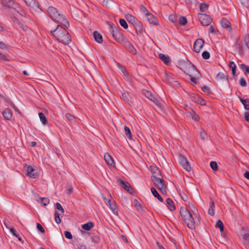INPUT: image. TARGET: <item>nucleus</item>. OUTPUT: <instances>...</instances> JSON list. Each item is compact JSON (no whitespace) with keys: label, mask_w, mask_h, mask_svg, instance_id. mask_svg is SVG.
I'll return each instance as SVG.
<instances>
[{"label":"nucleus","mask_w":249,"mask_h":249,"mask_svg":"<svg viewBox=\"0 0 249 249\" xmlns=\"http://www.w3.org/2000/svg\"><path fill=\"white\" fill-rule=\"evenodd\" d=\"M51 33L57 40L64 45H68L71 42L70 35L61 25H57L56 29L51 31Z\"/></svg>","instance_id":"nucleus-1"},{"label":"nucleus","mask_w":249,"mask_h":249,"mask_svg":"<svg viewBox=\"0 0 249 249\" xmlns=\"http://www.w3.org/2000/svg\"><path fill=\"white\" fill-rule=\"evenodd\" d=\"M179 66L181 69L188 74L192 83L196 84L200 75L196 68L190 63L185 62L180 63Z\"/></svg>","instance_id":"nucleus-2"},{"label":"nucleus","mask_w":249,"mask_h":249,"mask_svg":"<svg viewBox=\"0 0 249 249\" xmlns=\"http://www.w3.org/2000/svg\"><path fill=\"white\" fill-rule=\"evenodd\" d=\"M48 12L50 18L54 21L60 23L65 27L69 26V22L64 16L61 14L57 10L53 7L48 8Z\"/></svg>","instance_id":"nucleus-3"},{"label":"nucleus","mask_w":249,"mask_h":249,"mask_svg":"<svg viewBox=\"0 0 249 249\" xmlns=\"http://www.w3.org/2000/svg\"><path fill=\"white\" fill-rule=\"evenodd\" d=\"M180 213L187 226L191 229H194L195 222L191 213L186 209L181 208Z\"/></svg>","instance_id":"nucleus-4"},{"label":"nucleus","mask_w":249,"mask_h":249,"mask_svg":"<svg viewBox=\"0 0 249 249\" xmlns=\"http://www.w3.org/2000/svg\"><path fill=\"white\" fill-rule=\"evenodd\" d=\"M180 213L187 226L191 229H194L195 222L191 213L186 209L181 208Z\"/></svg>","instance_id":"nucleus-5"},{"label":"nucleus","mask_w":249,"mask_h":249,"mask_svg":"<svg viewBox=\"0 0 249 249\" xmlns=\"http://www.w3.org/2000/svg\"><path fill=\"white\" fill-rule=\"evenodd\" d=\"M151 179L154 185L158 188L163 194H166V186L162 178H158L156 175H153L151 177Z\"/></svg>","instance_id":"nucleus-6"},{"label":"nucleus","mask_w":249,"mask_h":249,"mask_svg":"<svg viewBox=\"0 0 249 249\" xmlns=\"http://www.w3.org/2000/svg\"><path fill=\"white\" fill-rule=\"evenodd\" d=\"M25 168L26 169V175L30 178H36L39 176V173L36 171L33 166L26 165Z\"/></svg>","instance_id":"nucleus-7"},{"label":"nucleus","mask_w":249,"mask_h":249,"mask_svg":"<svg viewBox=\"0 0 249 249\" xmlns=\"http://www.w3.org/2000/svg\"><path fill=\"white\" fill-rule=\"evenodd\" d=\"M178 161L183 168L187 171L190 172L191 170V167L185 157L182 155H180L178 158Z\"/></svg>","instance_id":"nucleus-8"},{"label":"nucleus","mask_w":249,"mask_h":249,"mask_svg":"<svg viewBox=\"0 0 249 249\" xmlns=\"http://www.w3.org/2000/svg\"><path fill=\"white\" fill-rule=\"evenodd\" d=\"M112 36L113 38L118 42H123L124 41V36L122 34L118 29L115 28L112 29Z\"/></svg>","instance_id":"nucleus-9"},{"label":"nucleus","mask_w":249,"mask_h":249,"mask_svg":"<svg viewBox=\"0 0 249 249\" xmlns=\"http://www.w3.org/2000/svg\"><path fill=\"white\" fill-rule=\"evenodd\" d=\"M198 18L203 26H208L211 22V18L208 15L205 14H200L198 16Z\"/></svg>","instance_id":"nucleus-10"},{"label":"nucleus","mask_w":249,"mask_h":249,"mask_svg":"<svg viewBox=\"0 0 249 249\" xmlns=\"http://www.w3.org/2000/svg\"><path fill=\"white\" fill-rule=\"evenodd\" d=\"M204 42L202 39H197L194 44V49L196 53H199L202 50Z\"/></svg>","instance_id":"nucleus-11"},{"label":"nucleus","mask_w":249,"mask_h":249,"mask_svg":"<svg viewBox=\"0 0 249 249\" xmlns=\"http://www.w3.org/2000/svg\"><path fill=\"white\" fill-rule=\"evenodd\" d=\"M106 205L109 207L113 213L116 215H118V209L114 200L109 201Z\"/></svg>","instance_id":"nucleus-12"},{"label":"nucleus","mask_w":249,"mask_h":249,"mask_svg":"<svg viewBox=\"0 0 249 249\" xmlns=\"http://www.w3.org/2000/svg\"><path fill=\"white\" fill-rule=\"evenodd\" d=\"M26 4L34 9L35 10L38 11L39 9L38 3L36 0H24Z\"/></svg>","instance_id":"nucleus-13"},{"label":"nucleus","mask_w":249,"mask_h":249,"mask_svg":"<svg viewBox=\"0 0 249 249\" xmlns=\"http://www.w3.org/2000/svg\"><path fill=\"white\" fill-rule=\"evenodd\" d=\"M221 25L222 27L226 29L228 32L231 30V24L229 20L225 18H223L221 21Z\"/></svg>","instance_id":"nucleus-14"},{"label":"nucleus","mask_w":249,"mask_h":249,"mask_svg":"<svg viewBox=\"0 0 249 249\" xmlns=\"http://www.w3.org/2000/svg\"><path fill=\"white\" fill-rule=\"evenodd\" d=\"M120 185L122 188L126 190L129 193L132 194L133 193V189L128 182H125L123 180H121Z\"/></svg>","instance_id":"nucleus-15"},{"label":"nucleus","mask_w":249,"mask_h":249,"mask_svg":"<svg viewBox=\"0 0 249 249\" xmlns=\"http://www.w3.org/2000/svg\"><path fill=\"white\" fill-rule=\"evenodd\" d=\"M147 20L150 24L157 25L158 23V19L157 18L152 14L150 13L149 15L146 16Z\"/></svg>","instance_id":"nucleus-16"},{"label":"nucleus","mask_w":249,"mask_h":249,"mask_svg":"<svg viewBox=\"0 0 249 249\" xmlns=\"http://www.w3.org/2000/svg\"><path fill=\"white\" fill-rule=\"evenodd\" d=\"M104 159L106 163L110 166H114V161L111 157V156L107 153H106L104 155Z\"/></svg>","instance_id":"nucleus-17"},{"label":"nucleus","mask_w":249,"mask_h":249,"mask_svg":"<svg viewBox=\"0 0 249 249\" xmlns=\"http://www.w3.org/2000/svg\"><path fill=\"white\" fill-rule=\"evenodd\" d=\"M4 118L7 120H9L12 118V113L11 111L9 109H5L2 112Z\"/></svg>","instance_id":"nucleus-18"},{"label":"nucleus","mask_w":249,"mask_h":249,"mask_svg":"<svg viewBox=\"0 0 249 249\" xmlns=\"http://www.w3.org/2000/svg\"><path fill=\"white\" fill-rule=\"evenodd\" d=\"M159 57L165 64H168L170 63V58L168 55H165L162 53H160Z\"/></svg>","instance_id":"nucleus-19"},{"label":"nucleus","mask_w":249,"mask_h":249,"mask_svg":"<svg viewBox=\"0 0 249 249\" xmlns=\"http://www.w3.org/2000/svg\"><path fill=\"white\" fill-rule=\"evenodd\" d=\"M125 45L127 47L129 51L133 54L136 53V50L135 48L130 43V42L127 40L124 41Z\"/></svg>","instance_id":"nucleus-20"},{"label":"nucleus","mask_w":249,"mask_h":249,"mask_svg":"<svg viewBox=\"0 0 249 249\" xmlns=\"http://www.w3.org/2000/svg\"><path fill=\"white\" fill-rule=\"evenodd\" d=\"M93 35L95 40L98 43H102L103 42L102 36L98 32L95 31L93 33Z\"/></svg>","instance_id":"nucleus-21"},{"label":"nucleus","mask_w":249,"mask_h":249,"mask_svg":"<svg viewBox=\"0 0 249 249\" xmlns=\"http://www.w3.org/2000/svg\"><path fill=\"white\" fill-rule=\"evenodd\" d=\"M166 205L168 209L171 211L175 210L176 209L174 202L170 198H167L166 199Z\"/></svg>","instance_id":"nucleus-22"},{"label":"nucleus","mask_w":249,"mask_h":249,"mask_svg":"<svg viewBox=\"0 0 249 249\" xmlns=\"http://www.w3.org/2000/svg\"><path fill=\"white\" fill-rule=\"evenodd\" d=\"M94 226V224L92 222H89L86 224H83L82 225V228L83 229L86 231H89L91 228H92Z\"/></svg>","instance_id":"nucleus-23"},{"label":"nucleus","mask_w":249,"mask_h":249,"mask_svg":"<svg viewBox=\"0 0 249 249\" xmlns=\"http://www.w3.org/2000/svg\"><path fill=\"white\" fill-rule=\"evenodd\" d=\"M38 202L40 203L41 205L44 206H46L49 203L50 200L49 199L45 197H40L37 200Z\"/></svg>","instance_id":"nucleus-24"},{"label":"nucleus","mask_w":249,"mask_h":249,"mask_svg":"<svg viewBox=\"0 0 249 249\" xmlns=\"http://www.w3.org/2000/svg\"><path fill=\"white\" fill-rule=\"evenodd\" d=\"M188 116L189 117L191 118L193 120L195 121L199 120V116L194 111H192L191 112H189L188 113Z\"/></svg>","instance_id":"nucleus-25"},{"label":"nucleus","mask_w":249,"mask_h":249,"mask_svg":"<svg viewBox=\"0 0 249 249\" xmlns=\"http://www.w3.org/2000/svg\"><path fill=\"white\" fill-rule=\"evenodd\" d=\"M151 193L153 194V195L155 197H157L158 200L160 201V202L163 201V199L158 194V193L157 192V191H156V190L154 188H153V187L151 188Z\"/></svg>","instance_id":"nucleus-26"},{"label":"nucleus","mask_w":249,"mask_h":249,"mask_svg":"<svg viewBox=\"0 0 249 249\" xmlns=\"http://www.w3.org/2000/svg\"><path fill=\"white\" fill-rule=\"evenodd\" d=\"M125 17L128 21L132 22L133 24L136 23L137 19L131 14H126Z\"/></svg>","instance_id":"nucleus-27"},{"label":"nucleus","mask_w":249,"mask_h":249,"mask_svg":"<svg viewBox=\"0 0 249 249\" xmlns=\"http://www.w3.org/2000/svg\"><path fill=\"white\" fill-rule=\"evenodd\" d=\"M208 213L212 216H213L214 214V203L213 201H212L210 204L208 210Z\"/></svg>","instance_id":"nucleus-28"},{"label":"nucleus","mask_w":249,"mask_h":249,"mask_svg":"<svg viewBox=\"0 0 249 249\" xmlns=\"http://www.w3.org/2000/svg\"><path fill=\"white\" fill-rule=\"evenodd\" d=\"M38 116L42 124H45L47 123V119L45 116L44 114L42 112H40L38 114Z\"/></svg>","instance_id":"nucleus-29"},{"label":"nucleus","mask_w":249,"mask_h":249,"mask_svg":"<svg viewBox=\"0 0 249 249\" xmlns=\"http://www.w3.org/2000/svg\"><path fill=\"white\" fill-rule=\"evenodd\" d=\"M240 67L246 75H249V67L244 64H241Z\"/></svg>","instance_id":"nucleus-30"},{"label":"nucleus","mask_w":249,"mask_h":249,"mask_svg":"<svg viewBox=\"0 0 249 249\" xmlns=\"http://www.w3.org/2000/svg\"><path fill=\"white\" fill-rule=\"evenodd\" d=\"M124 130L125 131V134L127 136L129 139H132V134L130 129L126 126H124Z\"/></svg>","instance_id":"nucleus-31"},{"label":"nucleus","mask_w":249,"mask_h":249,"mask_svg":"<svg viewBox=\"0 0 249 249\" xmlns=\"http://www.w3.org/2000/svg\"><path fill=\"white\" fill-rule=\"evenodd\" d=\"M216 228H218L220 229V231L223 232L224 231V226L223 223L221 220H218L215 225Z\"/></svg>","instance_id":"nucleus-32"},{"label":"nucleus","mask_w":249,"mask_h":249,"mask_svg":"<svg viewBox=\"0 0 249 249\" xmlns=\"http://www.w3.org/2000/svg\"><path fill=\"white\" fill-rule=\"evenodd\" d=\"M15 22L18 24L19 27L22 28L23 30L26 31L27 29V26L24 24V23L21 21H19L18 19L15 20Z\"/></svg>","instance_id":"nucleus-33"},{"label":"nucleus","mask_w":249,"mask_h":249,"mask_svg":"<svg viewBox=\"0 0 249 249\" xmlns=\"http://www.w3.org/2000/svg\"><path fill=\"white\" fill-rule=\"evenodd\" d=\"M229 67L231 69L232 74L234 75L236 71V65L232 61L230 63Z\"/></svg>","instance_id":"nucleus-34"},{"label":"nucleus","mask_w":249,"mask_h":249,"mask_svg":"<svg viewBox=\"0 0 249 249\" xmlns=\"http://www.w3.org/2000/svg\"><path fill=\"white\" fill-rule=\"evenodd\" d=\"M121 98L122 99L126 102L129 101V95L127 92H124L123 93H122Z\"/></svg>","instance_id":"nucleus-35"},{"label":"nucleus","mask_w":249,"mask_h":249,"mask_svg":"<svg viewBox=\"0 0 249 249\" xmlns=\"http://www.w3.org/2000/svg\"><path fill=\"white\" fill-rule=\"evenodd\" d=\"M240 101L242 104L244 105L245 108L246 109H249V102L248 100L243 99L242 98L240 99Z\"/></svg>","instance_id":"nucleus-36"},{"label":"nucleus","mask_w":249,"mask_h":249,"mask_svg":"<svg viewBox=\"0 0 249 249\" xmlns=\"http://www.w3.org/2000/svg\"><path fill=\"white\" fill-rule=\"evenodd\" d=\"M12 1L11 0H1V4L6 7H10L12 6Z\"/></svg>","instance_id":"nucleus-37"},{"label":"nucleus","mask_w":249,"mask_h":249,"mask_svg":"<svg viewBox=\"0 0 249 249\" xmlns=\"http://www.w3.org/2000/svg\"><path fill=\"white\" fill-rule=\"evenodd\" d=\"M243 238L244 243L247 245H249V233H245L244 235Z\"/></svg>","instance_id":"nucleus-38"},{"label":"nucleus","mask_w":249,"mask_h":249,"mask_svg":"<svg viewBox=\"0 0 249 249\" xmlns=\"http://www.w3.org/2000/svg\"><path fill=\"white\" fill-rule=\"evenodd\" d=\"M4 225H5V227L10 230V232H11V233L13 234V236L16 237H18V234L17 233L16 231L14 229V228H9L5 223H4Z\"/></svg>","instance_id":"nucleus-39"},{"label":"nucleus","mask_w":249,"mask_h":249,"mask_svg":"<svg viewBox=\"0 0 249 249\" xmlns=\"http://www.w3.org/2000/svg\"><path fill=\"white\" fill-rule=\"evenodd\" d=\"M210 166L214 171H215L218 169L217 164L215 161H211L210 163Z\"/></svg>","instance_id":"nucleus-40"},{"label":"nucleus","mask_w":249,"mask_h":249,"mask_svg":"<svg viewBox=\"0 0 249 249\" xmlns=\"http://www.w3.org/2000/svg\"><path fill=\"white\" fill-rule=\"evenodd\" d=\"M120 24L124 29H127L128 28V25H127L126 21L124 19H120Z\"/></svg>","instance_id":"nucleus-41"},{"label":"nucleus","mask_w":249,"mask_h":249,"mask_svg":"<svg viewBox=\"0 0 249 249\" xmlns=\"http://www.w3.org/2000/svg\"><path fill=\"white\" fill-rule=\"evenodd\" d=\"M55 207H56V208L60 211L62 213H64V212H65V211L63 209V208L62 207V206H61V205L58 203V202H57L55 203Z\"/></svg>","instance_id":"nucleus-42"},{"label":"nucleus","mask_w":249,"mask_h":249,"mask_svg":"<svg viewBox=\"0 0 249 249\" xmlns=\"http://www.w3.org/2000/svg\"><path fill=\"white\" fill-rule=\"evenodd\" d=\"M134 203L135 207L137 210L139 211L141 209V205L137 199H134Z\"/></svg>","instance_id":"nucleus-43"},{"label":"nucleus","mask_w":249,"mask_h":249,"mask_svg":"<svg viewBox=\"0 0 249 249\" xmlns=\"http://www.w3.org/2000/svg\"><path fill=\"white\" fill-rule=\"evenodd\" d=\"M65 116L66 117V118L71 122H72L74 121V117L71 115V114L70 113H67L66 115H65Z\"/></svg>","instance_id":"nucleus-44"},{"label":"nucleus","mask_w":249,"mask_h":249,"mask_svg":"<svg viewBox=\"0 0 249 249\" xmlns=\"http://www.w3.org/2000/svg\"><path fill=\"white\" fill-rule=\"evenodd\" d=\"M187 22V20L185 17H181L179 18V22L180 24L184 25L186 24Z\"/></svg>","instance_id":"nucleus-45"},{"label":"nucleus","mask_w":249,"mask_h":249,"mask_svg":"<svg viewBox=\"0 0 249 249\" xmlns=\"http://www.w3.org/2000/svg\"><path fill=\"white\" fill-rule=\"evenodd\" d=\"M55 221L57 224H60L61 222L59 214L56 212L55 213Z\"/></svg>","instance_id":"nucleus-46"},{"label":"nucleus","mask_w":249,"mask_h":249,"mask_svg":"<svg viewBox=\"0 0 249 249\" xmlns=\"http://www.w3.org/2000/svg\"><path fill=\"white\" fill-rule=\"evenodd\" d=\"M196 102L201 105H205L206 104L205 101L200 97L197 98Z\"/></svg>","instance_id":"nucleus-47"},{"label":"nucleus","mask_w":249,"mask_h":249,"mask_svg":"<svg viewBox=\"0 0 249 249\" xmlns=\"http://www.w3.org/2000/svg\"><path fill=\"white\" fill-rule=\"evenodd\" d=\"M141 10L142 12L145 15V16H147L150 14V13L148 11L147 9L143 6H142L141 7Z\"/></svg>","instance_id":"nucleus-48"},{"label":"nucleus","mask_w":249,"mask_h":249,"mask_svg":"<svg viewBox=\"0 0 249 249\" xmlns=\"http://www.w3.org/2000/svg\"><path fill=\"white\" fill-rule=\"evenodd\" d=\"M244 41L247 47L249 49V35H247L244 37Z\"/></svg>","instance_id":"nucleus-49"},{"label":"nucleus","mask_w":249,"mask_h":249,"mask_svg":"<svg viewBox=\"0 0 249 249\" xmlns=\"http://www.w3.org/2000/svg\"><path fill=\"white\" fill-rule=\"evenodd\" d=\"M202 57L205 59H207L210 57V53L208 52L205 51L202 53Z\"/></svg>","instance_id":"nucleus-50"},{"label":"nucleus","mask_w":249,"mask_h":249,"mask_svg":"<svg viewBox=\"0 0 249 249\" xmlns=\"http://www.w3.org/2000/svg\"><path fill=\"white\" fill-rule=\"evenodd\" d=\"M64 235H65V237L69 239H71L72 237V236L71 233L68 231H65L64 232Z\"/></svg>","instance_id":"nucleus-51"},{"label":"nucleus","mask_w":249,"mask_h":249,"mask_svg":"<svg viewBox=\"0 0 249 249\" xmlns=\"http://www.w3.org/2000/svg\"><path fill=\"white\" fill-rule=\"evenodd\" d=\"M216 78L217 80H221L225 78V75L223 73L219 72L217 74Z\"/></svg>","instance_id":"nucleus-52"},{"label":"nucleus","mask_w":249,"mask_h":249,"mask_svg":"<svg viewBox=\"0 0 249 249\" xmlns=\"http://www.w3.org/2000/svg\"><path fill=\"white\" fill-rule=\"evenodd\" d=\"M76 249H87V248L85 245L80 243L77 246Z\"/></svg>","instance_id":"nucleus-53"},{"label":"nucleus","mask_w":249,"mask_h":249,"mask_svg":"<svg viewBox=\"0 0 249 249\" xmlns=\"http://www.w3.org/2000/svg\"><path fill=\"white\" fill-rule=\"evenodd\" d=\"M239 82L241 86L245 87L246 86V82L244 78H241L239 80Z\"/></svg>","instance_id":"nucleus-54"},{"label":"nucleus","mask_w":249,"mask_h":249,"mask_svg":"<svg viewBox=\"0 0 249 249\" xmlns=\"http://www.w3.org/2000/svg\"><path fill=\"white\" fill-rule=\"evenodd\" d=\"M207 8V5L205 3H201L200 5V10L201 11H204Z\"/></svg>","instance_id":"nucleus-55"},{"label":"nucleus","mask_w":249,"mask_h":249,"mask_svg":"<svg viewBox=\"0 0 249 249\" xmlns=\"http://www.w3.org/2000/svg\"><path fill=\"white\" fill-rule=\"evenodd\" d=\"M36 227L37 229L41 232L44 233L45 232L44 229L39 223H37Z\"/></svg>","instance_id":"nucleus-56"},{"label":"nucleus","mask_w":249,"mask_h":249,"mask_svg":"<svg viewBox=\"0 0 249 249\" xmlns=\"http://www.w3.org/2000/svg\"><path fill=\"white\" fill-rule=\"evenodd\" d=\"M0 60H8L7 56L0 53Z\"/></svg>","instance_id":"nucleus-57"},{"label":"nucleus","mask_w":249,"mask_h":249,"mask_svg":"<svg viewBox=\"0 0 249 249\" xmlns=\"http://www.w3.org/2000/svg\"><path fill=\"white\" fill-rule=\"evenodd\" d=\"M146 96L151 100H153V97L152 95L148 91L145 93Z\"/></svg>","instance_id":"nucleus-58"},{"label":"nucleus","mask_w":249,"mask_h":249,"mask_svg":"<svg viewBox=\"0 0 249 249\" xmlns=\"http://www.w3.org/2000/svg\"><path fill=\"white\" fill-rule=\"evenodd\" d=\"M72 187L71 186H70L69 187V188L66 191V193L67 195H69L71 194V193L72 191Z\"/></svg>","instance_id":"nucleus-59"},{"label":"nucleus","mask_w":249,"mask_h":249,"mask_svg":"<svg viewBox=\"0 0 249 249\" xmlns=\"http://www.w3.org/2000/svg\"><path fill=\"white\" fill-rule=\"evenodd\" d=\"M92 241L94 243H97L99 242L100 239L98 237L95 236L92 238Z\"/></svg>","instance_id":"nucleus-60"},{"label":"nucleus","mask_w":249,"mask_h":249,"mask_svg":"<svg viewBox=\"0 0 249 249\" xmlns=\"http://www.w3.org/2000/svg\"><path fill=\"white\" fill-rule=\"evenodd\" d=\"M5 101H6L8 103H9L11 105V106L15 109H16V107H15V105L10 101V100L8 98H5Z\"/></svg>","instance_id":"nucleus-61"},{"label":"nucleus","mask_w":249,"mask_h":249,"mask_svg":"<svg viewBox=\"0 0 249 249\" xmlns=\"http://www.w3.org/2000/svg\"><path fill=\"white\" fill-rule=\"evenodd\" d=\"M244 117H245V120L248 122H249V112H245L244 113Z\"/></svg>","instance_id":"nucleus-62"},{"label":"nucleus","mask_w":249,"mask_h":249,"mask_svg":"<svg viewBox=\"0 0 249 249\" xmlns=\"http://www.w3.org/2000/svg\"><path fill=\"white\" fill-rule=\"evenodd\" d=\"M0 48L2 49H4L6 48V45L3 42H0Z\"/></svg>","instance_id":"nucleus-63"},{"label":"nucleus","mask_w":249,"mask_h":249,"mask_svg":"<svg viewBox=\"0 0 249 249\" xmlns=\"http://www.w3.org/2000/svg\"><path fill=\"white\" fill-rule=\"evenodd\" d=\"M244 176L245 178H246L247 179H249V171H246L244 174Z\"/></svg>","instance_id":"nucleus-64"}]
</instances>
